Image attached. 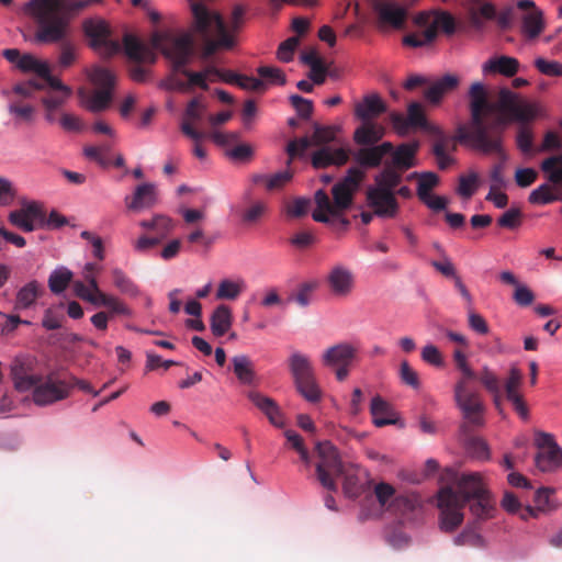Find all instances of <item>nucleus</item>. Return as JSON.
<instances>
[{
	"instance_id": "f257e3e1",
	"label": "nucleus",
	"mask_w": 562,
	"mask_h": 562,
	"mask_svg": "<svg viewBox=\"0 0 562 562\" xmlns=\"http://www.w3.org/2000/svg\"><path fill=\"white\" fill-rule=\"evenodd\" d=\"M470 122L457 128L454 140L468 144L484 154L505 157L503 132L512 122L526 124L538 115L535 103L522 100L508 88H502L495 99H488L482 82H473L470 91Z\"/></svg>"
},
{
	"instance_id": "f03ea898",
	"label": "nucleus",
	"mask_w": 562,
	"mask_h": 562,
	"mask_svg": "<svg viewBox=\"0 0 562 562\" xmlns=\"http://www.w3.org/2000/svg\"><path fill=\"white\" fill-rule=\"evenodd\" d=\"M150 43L151 46H148L132 34H125L123 38L124 52L130 59L137 63H155L156 54L154 49H159L172 63L175 71H179L188 77V87L198 86L204 90L209 88L205 74L190 71L184 68L193 55V40L191 35L182 34L175 36L156 32L153 34Z\"/></svg>"
},
{
	"instance_id": "7ed1b4c3",
	"label": "nucleus",
	"mask_w": 562,
	"mask_h": 562,
	"mask_svg": "<svg viewBox=\"0 0 562 562\" xmlns=\"http://www.w3.org/2000/svg\"><path fill=\"white\" fill-rule=\"evenodd\" d=\"M90 5V0H30L25 10L36 23L34 40L57 44L68 38L72 16Z\"/></svg>"
},
{
	"instance_id": "20e7f679",
	"label": "nucleus",
	"mask_w": 562,
	"mask_h": 562,
	"mask_svg": "<svg viewBox=\"0 0 562 562\" xmlns=\"http://www.w3.org/2000/svg\"><path fill=\"white\" fill-rule=\"evenodd\" d=\"M487 491L481 474L475 472L463 473L456 477L453 486L448 485L440 488L438 492L440 529L451 532L459 527L464 518L462 509L467 502Z\"/></svg>"
},
{
	"instance_id": "39448f33",
	"label": "nucleus",
	"mask_w": 562,
	"mask_h": 562,
	"mask_svg": "<svg viewBox=\"0 0 562 562\" xmlns=\"http://www.w3.org/2000/svg\"><path fill=\"white\" fill-rule=\"evenodd\" d=\"M364 177V171L358 167L348 169L347 175L331 189L333 202L323 189L317 190L314 196L317 209L312 213L313 220L330 226L340 225L341 228H346L349 221L341 214L350 207L353 194L359 190Z\"/></svg>"
},
{
	"instance_id": "423d86ee",
	"label": "nucleus",
	"mask_w": 562,
	"mask_h": 562,
	"mask_svg": "<svg viewBox=\"0 0 562 562\" xmlns=\"http://www.w3.org/2000/svg\"><path fill=\"white\" fill-rule=\"evenodd\" d=\"M194 16L195 27L204 37L201 52L203 60L209 59L218 48H232L233 37L226 32L218 13L210 11L202 1L189 0Z\"/></svg>"
},
{
	"instance_id": "0eeeda50",
	"label": "nucleus",
	"mask_w": 562,
	"mask_h": 562,
	"mask_svg": "<svg viewBox=\"0 0 562 562\" xmlns=\"http://www.w3.org/2000/svg\"><path fill=\"white\" fill-rule=\"evenodd\" d=\"M353 132V142L360 146L353 153L355 161L361 168H376L384 156L393 151L391 142L378 144L385 135V127L373 121H362Z\"/></svg>"
},
{
	"instance_id": "6e6552de",
	"label": "nucleus",
	"mask_w": 562,
	"mask_h": 562,
	"mask_svg": "<svg viewBox=\"0 0 562 562\" xmlns=\"http://www.w3.org/2000/svg\"><path fill=\"white\" fill-rule=\"evenodd\" d=\"M89 79L97 89L89 93L83 90L79 91L81 105L92 113L103 112L111 104L115 76L106 68L94 66L89 72Z\"/></svg>"
},
{
	"instance_id": "1a4fd4ad",
	"label": "nucleus",
	"mask_w": 562,
	"mask_h": 562,
	"mask_svg": "<svg viewBox=\"0 0 562 562\" xmlns=\"http://www.w3.org/2000/svg\"><path fill=\"white\" fill-rule=\"evenodd\" d=\"M319 461L316 464V474L319 483L330 492L337 491L335 477L344 473V465L337 449L328 441L316 446Z\"/></svg>"
},
{
	"instance_id": "9d476101",
	"label": "nucleus",
	"mask_w": 562,
	"mask_h": 562,
	"mask_svg": "<svg viewBox=\"0 0 562 562\" xmlns=\"http://www.w3.org/2000/svg\"><path fill=\"white\" fill-rule=\"evenodd\" d=\"M535 465L542 473H555L562 469V447L550 432L537 431L535 436Z\"/></svg>"
},
{
	"instance_id": "9b49d317",
	"label": "nucleus",
	"mask_w": 562,
	"mask_h": 562,
	"mask_svg": "<svg viewBox=\"0 0 562 562\" xmlns=\"http://www.w3.org/2000/svg\"><path fill=\"white\" fill-rule=\"evenodd\" d=\"M31 390L33 403L41 407L60 402L70 394V385L53 372L46 376L40 374Z\"/></svg>"
},
{
	"instance_id": "f8f14e48",
	"label": "nucleus",
	"mask_w": 562,
	"mask_h": 562,
	"mask_svg": "<svg viewBox=\"0 0 562 562\" xmlns=\"http://www.w3.org/2000/svg\"><path fill=\"white\" fill-rule=\"evenodd\" d=\"M453 397L457 407L469 424L475 427H483L485 424V407L480 393L473 389H463L461 385H454Z\"/></svg>"
},
{
	"instance_id": "ddd939ff",
	"label": "nucleus",
	"mask_w": 562,
	"mask_h": 562,
	"mask_svg": "<svg viewBox=\"0 0 562 562\" xmlns=\"http://www.w3.org/2000/svg\"><path fill=\"white\" fill-rule=\"evenodd\" d=\"M8 221L16 228L31 233L45 227V212L41 203L22 199L20 209L8 214Z\"/></svg>"
},
{
	"instance_id": "4468645a",
	"label": "nucleus",
	"mask_w": 562,
	"mask_h": 562,
	"mask_svg": "<svg viewBox=\"0 0 562 562\" xmlns=\"http://www.w3.org/2000/svg\"><path fill=\"white\" fill-rule=\"evenodd\" d=\"M83 31L90 40V46L103 56L110 57L121 50L120 43L110 38L111 30L104 20H86L83 22Z\"/></svg>"
},
{
	"instance_id": "2eb2a0df",
	"label": "nucleus",
	"mask_w": 562,
	"mask_h": 562,
	"mask_svg": "<svg viewBox=\"0 0 562 562\" xmlns=\"http://www.w3.org/2000/svg\"><path fill=\"white\" fill-rule=\"evenodd\" d=\"M326 282L329 292L336 297L349 296L356 286L352 270L344 262L334 263L327 272Z\"/></svg>"
},
{
	"instance_id": "dca6fc26",
	"label": "nucleus",
	"mask_w": 562,
	"mask_h": 562,
	"mask_svg": "<svg viewBox=\"0 0 562 562\" xmlns=\"http://www.w3.org/2000/svg\"><path fill=\"white\" fill-rule=\"evenodd\" d=\"M40 374L33 372V359L26 355L15 356L10 363V376L19 392L31 391Z\"/></svg>"
},
{
	"instance_id": "f3484780",
	"label": "nucleus",
	"mask_w": 562,
	"mask_h": 562,
	"mask_svg": "<svg viewBox=\"0 0 562 562\" xmlns=\"http://www.w3.org/2000/svg\"><path fill=\"white\" fill-rule=\"evenodd\" d=\"M522 384V372L520 369L513 364L509 367L508 376L504 381V392L506 400L513 405L517 414L522 418L527 419L529 411L524 402L522 395L519 389Z\"/></svg>"
},
{
	"instance_id": "a211bd4d",
	"label": "nucleus",
	"mask_w": 562,
	"mask_h": 562,
	"mask_svg": "<svg viewBox=\"0 0 562 562\" xmlns=\"http://www.w3.org/2000/svg\"><path fill=\"white\" fill-rule=\"evenodd\" d=\"M367 201L374 214L383 218L395 217L398 212V203L395 198V192L382 191L369 187L367 190Z\"/></svg>"
},
{
	"instance_id": "6ab92c4d",
	"label": "nucleus",
	"mask_w": 562,
	"mask_h": 562,
	"mask_svg": "<svg viewBox=\"0 0 562 562\" xmlns=\"http://www.w3.org/2000/svg\"><path fill=\"white\" fill-rule=\"evenodd\" d=\"M45 81L47 82L48 91L41 99V103L44 110H58L71 98L72 89L53 75Z\"/></svg>"
},
{
	"instance_id": "aec40b11",
	"label": "nucleus",
	"mask_w": 562,
	"mask_h": 562,
	"mask_svg": "<svg viewBox=\"0 0 562 562\" xmlns=\"http://www.w3.org/2000/svg\"><path fill=\"white\" fill-rule=\"evenodd\" d=\"M358 349L349 342H339L326 348L321 356V363L325 368L350 366L357 356Z\"/></svg>"
},
{
	"instance_id": "412c9836",
	"label": "nucleus",
	"mask_w": 562,
	"mask_h": 562,
	"mask_svg": "<svg viewBox=\"0 0 562 562\" xmlns=\"http://www.w3.org/2000/svg\"><path fill=\"white\" fill-rule=\"evenodd\" d=\"M248 398L268 418L271 425L277 428L285 426L284 415L278 403L259 392H249Z\"/></svg>"
},
{
	"instance_id": "4be33fe9",
	"label": "nucleus",
	"mask_w": 562,
	"mask_h": 562,
	"mask_svg": "<svg viewBox=\"0 0 562 562\" xmlns=\"http://www.w3.org/2000/svg\"><path fill=\"white\" fill-rule=\"evenodd\" d=\"M45 293V289L37 280H30L20 286L15 293L14 311L32 310L37 300Z\"/></svg>"
},
{
	"instance_id": "5701e85b",
	"label": "nucleus",
	"mask_w": 562,
	"mask_h": 562,
	"mask_svg": "<svg viewBox=\"0 0 562 562\" xmlns=\"http://www.w3.org/2000/svg\"><path fill=\"white\" fill-rule=\"evenodd\" d=\"M205 112L204 104L199 99L191 100L184 112V120L181 123L182 133L193 139L194 142L201 140L205 135L201 132H198L193 124L198 123L202 120Z\"/></svg>"
},
{
	"instance_id": "b1692460",
	"label": "nucleus",
	"mask_w": 562,
	"mask_h": 562,
	"mask_svg": "<svg viewBox=\"0 0 562 562\" xmlns=\"http://www.w3.org/2000/svg\"><path fill=\"white\" fill-rule=\"evenodd\" d=\"M459 85V78L454 75H445L432 81L424 91L425 100L431 105H438L446 94L453 91Z\"/></svg>"
},
{
	"instance_id": "393cba45",
	"label": "nucleus",
	"mask_w": 562,
	"mask_h": 562,
	"mask_svg": "<svg viewBox=\"0 0 562 562\" xmlns=\"http://www.w3.org/2000/svg\"><path fill=\"white\" fill-rule=\"evenodd\" d=\"M349 153L347 149L331 148L323 146L312 155V165L315 168H325L328 166H342L348 161Z\"/></svg>"
},
{
	"instance_id": "a878e982",
	"label": "nucleus",
	"mask_w": 562,
	"mask_h": 562,
	"mask_svg": "<svg viewBox=\"0 0 562 562\" xmlns=\"http://www.w3.org/2000/svg\"><path fill=\"white\" fill-rule=\"evenodd\" d=\"M386 111V104L378 93H370L355 105V115L361 121H372Z\"/></svg>"
},
{
	"instance_id": "bb28decb",
	"label": "nucleus",
	"mask_w": 562,
	"mask_h": 562,
	"mask_svg": "<svg viewBox=\"0 0 562 562\" xmlns=\"http://www.w3.org/2000/svg\"><path fill=\"white\" fill-rule=\"evenodd\" d=\"M370 413L372 416V423L376 427L395 425L397 423V413L393 409L390 403L379 395L371 400Z\"/></svg>"
},
{
	"instance_id": "cd10ccee",
	"label": "nucleus",
	"mask_w": 562,
	"mask_h": 562,
	"mask_svg": "<svg viewBox=\"0 0 562 562\" xmlns=\"http://www.w3.org/2000/svg\"><path fill=\"white\" fill-rule=\"evenodd\" d=\"M544 27L546 21L542 10H530L521 15L520 32L526 40L532 41L537 38Z\"/></svg>"
},
{
	"instance_id": "c85d7f7f",
	"label": "nucleus",
	"mask_w": 562,
	"mask_h": 562,
	"mask_svg": "<svg viewBox=\"0 0 562 562\" xmlns=\"http://www.w3.org/2000/svg\"><path fill=\"white\" fill-rule=\"evenodd\" d=\"M288 366L293 379V383L315 375L310 357L299 350L291 351L288 359Z\"/></svg>"
},
{
	"instance_id": "c756f323",
	"label": "nucleus",
	"mask_w": 562,
	"mask_h": 562,
	"mask_svg": "<svg viewBox=\"0 0 562 562\" xmlns=\"http://www.w3.org/2000/svg\"><path fill=\"white\" fill-rule=\"evenodd\" d=\"M374 11L382 23L400 29L406 18V10L393 2H376Z\"/></svg>"
},
{
	"instance_id": "7c9ffc66",
	"label": "nucleus",
	"mask_w": 562,
	"mask_h": 562,
	"mask_svg": "<svg viewBox=\"0 0 562 562\" xmlns=\"http://www.w3.org/2000/svg\"><path fill=\"white\" fill-rule=\"evenodd\" d=\"M157 202V189L154 183L147 182L136 187L133 199L127 207L133 211L150 209Z\"/></svg>"
},
{
	"instance_id": "2f4dec72",
	"label": "nucleus",
	"mask_w": 562,
	"mask_h": 562,
	"mask_svg": "<svg viewBox=\"0 0 562 562\" xmlns=\"http://www.w3.org/2000/svg\"><path fill=\"white\" fill-rule=\"evenodd\" d=\"M518 68L519 61L516 58L504 55L490 58L482 65L483 74H501L506 77L514 76Z\"/></svg>"
},
{
	"instance_id": "473e14b6",
	"label": "nucleus",
	"mask_w": 562,
	"mask_h": 562,
	"mask_svg": "<svg viewBox=\"0 0 562 562\" xmlns=\"http://www.w3.org/2000/svg\"><path fill=\"white\" fill-rule=\"evenodd\" d=\"M418 146V143H404L396 148L393 147V151L390 153L392 155L391 166L400 171H405L414 167Z\"/></svg>"
},
{
	"instance_id": "72a5a7b5",
	"label": "nucleus",
	"mask_w": 562,
	"mask_h": 562,
	"mask_svg": "<svg viewBox=\"0 0 562 562\" xmlns=\"http://www.w3.org/2000/svg\"><path fill=\"white\" fill-rule=\"evenodd\" d=\"M232 311L227 305L221 304L213 311L210 318L212 334L216 337L224 336L232 327Z\"/></svg>"
},
{
	"instance_id": "f704fd0d",
	"label": "nucleus",
	"mask_w": 562,
	"mask_h": 562,
	"mask_svg": "<svg viewBox=\"0 0 562 562\" xmlns=\"http://www.w3.org/2000/svg\"><path fill=\"white\" fill-rule=\"evenodd\" d=\"M468 503L470 513L476 520H486L494 516L495 502L488 491L480 496L473 497Z\"/></svg>"
},
{
	"instance_id": "c9c22d12",
	"label": "nucleus",
	"mask_w": 562,
	"mask_h": 562,
	"mask_svg": "<svg viewBox=\"0 0 562 562\" xmlns=\"http://www.w3.org/2000/svg\"><path fill=\"white\" fill-rule=\"evenodd\" d=\"M18 69L22 72H32L35 74L43 80H46L52 76L49 65L36 58L32 54H23L22 58L19 60Z\"/></svg>"
},
{
	"instance_id": "e433bc0d",
	"label": "nucleus",
	"mask_w": 562,
	"mask_h": 562,
	"mask_svg": "<svg viewBox=\"0 0 562 562\" xmlns=\"http://www.w3.org/2000/svg\"><path fill=\"white\" fill-rule=\"evenodd\" d=\"M402 181V172L392 167L391 165H386L382 171H380L374 177V186L372 188L395 192V188Z\"/></svg>"
},
{
	"instance_id": "4c0bfd02",
	"label": "nucleus",
	"mask_w": 562,
	"mask_h": 562,
	"mask_svg": "<svg viewBox=\"0 0 562 562\" xmlns=\"http://www.w3.org/2000/svg\"><path fill=\"white\" fill-rule=\"evenodd\" d=\"M246 286L243 278L223 279L218 283L216 299L235 301L246 290Z\"/></svg>"
},
{
	"instance_id": "58836bf2",
	"label": "nucleus",
	"mask_w": 562,
	"mask_h": 562,
	"mask_svg": "<svg viewBox=\"0 0 562 562\" xmlns=\"http://www.w3.org/2000/svg\"><path fill=\"white\" fill-rule=\"evenodd\" d=\"M233 370L240 383L250 385L255 381V369L250 358L246 355H237L232 358Z\"/></svg>"
},
{
	"instance_id": "ea45409f",
	"label": "nucleus",
	"mask_w": 562,
	"mask_h": 562,
	"mask_svg": "<svg viewBox=\"0 0 562 562\" xmlns=\"http://www.w3.org/2000/svg\"><path fill=\"white\" fill-rule=\"evenodd\" d=\"M407 119L414 128H422L427 133H439V126L426 120L423 106L418 102H412L407 106Z\"/></svg>"
},
{
	"instance_id": "a19ab883",
	"label": "nucleus",
	"mask_w": 562,
	"mask_h": 562,
	"mask_svg": "<svg viewBox=\"0 0 562 562\" xmlns=\"http://www.w3.org/2000/svg\"><path fill=\"white\" fill-rule=\"evenodd\" d=\"M74 273L65 266L56 267L48 277V288L52 293H63L71 282Z\"/></svg>"
},
{
	"instance_id": "79ce46f5",
	"label": "nucleus",
	"mask_w": 562,
	"mask_h": 562,
	"mask_svg": "<svg viewBox=\"0 0 562 562\" xmlns=\"http://www.w3.org/2000/svg\"><path fill=\"white\" fill-rule=\"evenodd\" d=\"M297 393L310 403H317L322 398V391L315 375L294 382Z\"/></svg>"
},
{
	"instance_id": "37998d69",
	"label": "nucleus",
	"mask_w": 562,
	"mask_h": 562,
	"mask_svg": "<svg viewBox=\"0 0 562 562\" xmlns=\"http://www.w3.org/2000/svg\"><path fill=\"white\" fill-rule=\"evenodd\" d=\"M540 167L547 173L549 182L553 184L562 183V154L546 158Z\"/></svg>"
},
{
	"instance_id": "c03bdc74",
	"label": "nucleus",
	"mask_w": 562,
	"mask_h": 562,
	"mask_svg": "<svg viewBox=\"0 0 562 562\" xmlns=\"http://www.w3.org/2000/svg\"><path fill=\"white\" fill-rule=\"evenodd\" d=\"M64 304L53 305L47 307L43 313L42 326L46 330H56L63 327V323L66 321L61 310Z\"/></svg>"
},
{
	"instance_id": "a18cd8bd",
	"label": "nucleus",
	"mask_w": 562,
	"mask_h": 562,
	"mask_svg": "<svg viewBox=\"0 0 562 562\" xmlns=\"http://www.w3.org/2000/svg\"><path fill=\"white\" fill-rule=\"evenodd\" d=\"M467 452L477 460H488L491 457L487 442L481 437H471L465 441Z\"/></svg>"
},
{
	"instance_id": "49530a36",
	"label": "nucleus",
	"mask_w": 562,
	"mask_h": 562,
	"mask_svg": "<svg viewBox=\"0 0 562 562\" xmlns=\"http://www.w3.org/2000/svg\"><path fill=\"white\" fill-rule=\"evenodd\" d=\"M8 112L15 119L16 124L21 122L32 124L35 120V109L31 104L11 102L8 104Z\"/></svg>"
},
{
	"instance_id": "de8ad7c7",
	"label": "nucleus",
	"mask_w": 562,
	"mask_h": 562,
	"mask_svg": "<svg viewBox=\"0 0 562 562\" xmlns=\"http://www.w3.org/2000/svg\"><path fill=\"white\" fill-rule=\"evenodd\" d=\"M114 285L124 294L136 296L138 294L137 285L119 268L112 270Z\"/></svg>"
},
{
	"instance_id": "09e8293b",
	"label": "nucleus",
	"mask_w": 562,
	"mask_h": 562,
	"mask_svg": "<svg viewBox=\"0 0 562 562\" xmlns=\"http://www.w3.org/2000/svg\"><path fill=\"white\" fill-rule=\"evenodd\" d=\"M426 22L428 23L427 27L434 29L436 33L438 30H441L447 34H451L454 32V20L449 13H436L431 18L427 19Z\"/></svg>"
},
{
	"instance_id": "8fccbe9b",
	"label": "nucleus",
	"mask_w": 562,
	"mask_h": 562,
	"mask_svg": "<svg viewBox=\"0 0 562 562\" xmlns=\"http://www.w3.org/2000/svg\"><path fill=\"white\" fill-rule=\"evenodd\" d=\"M479 187V175L475 171H470L468 175L459 177V186L457 192L462 198H471Z\"/></svg>"
},
{
	"instance_id": "3c124183",
	"label": "nucleus",
	"mask_w": 562,
	"mask_h": 562,
	"mask_svg": "<svg viewBox=\"0 0 562 562\" xmlns=\"http://www.w3.org/2000/svg\"><path fill=\"white\" fill-rule=\"evenodd\" d=\"M456 546H470L473 548L484 547L483 537L474 530L473 527H467L461 533L453 538Z\"/></svg>"
},
{
	"instance_id": "603ef678",
	"label": "nucleus",
	"mask_w": 562,
	"mask_h": 562,
	"mask_svg": "<svg viewBox=\"0 0 562 562\" xmlns=\"http://www.w3.org/2000/svg\"><path fill=\"white\" fill-rule=\"evenodd\" d=\"M339 132V127L337 126H323L317 123L314 124V134H313V144L315 146L326 145L330 142H334L336 138V134Z\"/></svg>"
},
{
	"instance_id": "864d4df0",
	"label": "nucleus",
	"mask_w": 562,
	"mask_h": 562,
	"mask_svg": "<svg viewBox=\"0 0 562 562\" xmlns=\"http://www.w3.org/2000/svg\"><path fill=\"white\" fill-rule=\"evenodd\" d=\"M435 37L436 32L434 29L426 27L418 33L406 35L404 37V44L412 47H422L432 42Z\"/></svg>"
},
{
	"instance_id": "5fc2aeb1",
	"label": "nucleus",
	"mask_w": 562,
	"mask_h": 562,
	"mask_svg": "<svg viewBox=\"0 0 562 562\" xmlns=\"http://www.w3.org/2000/svg\"><path fill=\"white\" fill-rule=\"evenodd\" d=\"M257 72L269 85L283 86L286 82L285 75L280 68L271 66H260L257 69Z\"/></svg>"
},
{
	"instance_id": "6e6d98bb",
	"label": "nucleus",
	"mask_w": 562,
	"mask_h": 562,
	"mask_svg": "<svg viewBox=\"0 0 562 562\" xmlns=\"http://www.w3.org/2000/svg\"><path fill=\"white\" fill-rule=\"evenodd\" d=\"M480 382L488 393H496L501 387V382L496 373L486 364L481 369Z\"/></svg>"
},
{
	"instance_id": "4d7b16f0",
	"label": "nucleus",
	"mask_w": 562,
	"mask_h": 562,
	"mask_svg": "<svg viewBox=\"0 0 562 562\" xmlns=\"http://www.w3.org/2000/svg\"><path fill=\"white\" fill-rule=\"evenodd\" d=\"M555 199L557 198L552 193L550 186L543 183L530 192L528 200L532 204L544 205L555 201Z\"/></svg>"
},
{
	"instance_id": "13d9d810",
	"label": "nucleus",
	"mask_w": 562,
	"mask_h": 562,
	"mask_svg": "<svg viewBox=\"0 0 562 562\" xmlns=\"http://www.w3.org/2000/svg\"><path fill=\"white\" fill-rule=\"evenodd\" d=\"M313 144V137H301L299 139H294L289 142L286 146V154L289 155V159L286 161V165L290 166L292 160L296 157L302 155L310 146Z\"/></svg>"
},
{
	"instance_id": "bf43d9fd",
	"label": "nucleus",
	"mask_w": 562,
	"mask_h": 562,
	"mask_svg": "<svg viewBox=\"0 0 562 562\" xmlns=\"http://www.w3.org/2000/svg\"><path fill=\"white\" fill-rule=\"evenodd\" d=\"M15 196L16 189L13 182L5 177H0V206L13 204Z\"/></svg>"
},
{
	"instance_id": "052dcab7",
	"label": "nucleus",
	"mask_w": 562,
	"mask_h": 562,
	"mask_svg": "<svg viewBox=\"0 0 562 562\" xmlns=\"http://www.w3.org/2000/svg\"><path fill=\"white\" fill-rule=\"evenodd\" d=\"M439 182V178L435 172H423L419 175L417 195L419 199H424L426 194L430 193V190L436 187Z\"/></svg>"
},
{
	"instance_id": "680f3d73",
	"label": "nucleus",
	"mask_w": 562,
	"mask_h": 562,
	"mask_svg": "<svg viewBox=\"0 0 562 562\" xmlns=\"http://www.w3.org/2000/svg\"><path fill=\"white\" fill-rule=\"evenodd\" d=\"M59 43L61 44V48L58 58V65L61 68H68L76 61L77 49L72 44L67 42V38Z\"/></svg>"
},
{
	"instance_id": "e2e57ef3",
	"label": "nucleus",
	"mask_w": 562,
	"mask_h": 562,
	"mask_svg": "<svg viewBox=\"0 0 562 562\" xmlns=\"http://www.w3.org/2000/svg\"><path fill=\"white\" fill-rule=\"evenodd\" d=\"M268 206L262 201H257L250 205L243 214V222L246 224L257 223L267 212Z\"/></svg>"
},
{
	"instance_id": "0e129e2a",
	"label": "nucleus",
	"mask_w": 562,
	"mask_h": 562,
	"mask_svg": "<svg viewBox=\"0 0 562 562\" xmlns=\"http://www.w3.org/2000/svg\"><path fill=\"white\" fill-rule=\"evenodd\" d=\"M299 45L297 37H290L286 41L282 42L278 48L277 57L279 60L283 63H289L293 58L294 50Z\"/></svg>"
},
{
	"instance_id": "69168bd1",
	"label": "nucleus",
	"mask_w": 562,
	"mask_h": 562,
	"mask_svg": "<svg viewBox=\"0 0 562 562\" xmlns=\"http://www.w3.org/2000/svg\"><path fill=\"white\" fill-rule=\"evenodd\" d=\"M536 68L546 76H560L562 75V65L554 60H546L538 57L535 60Z\"/></svg>"
},
{
	"instance_id": "338daca9",
	"label": "nucleus",
	"mask_w": 562,
	"mask_h": 562,
	"mask_svg": "<svg viewBox=\"0 0 562 562\" xmlns=\"http://www.w3.org/2000/svg\"><path fill=\"white\" fill-rule=\"evenodd\" d=\"M290 101L297 114L303 119H308L313 112V102L308 99H304L299 94H292Z\"/></svg>"
},
{
	"instance_id": "774afa93",
	"label": "nucleus",
	"mask_w": 562,
	"mask_h": 562,
	"mask_svg": "<svg viewBox=\"0 0 562 562\" xmlns=\"http://www.w3.org/2000/svg\"><path fill=\"white\" fill-rule=\"evenodd\" d=\"M521 213L518 209H509L502 214L497 224L505 228L514 229L520 225Z\"/></svg>"
}]
</instances>
